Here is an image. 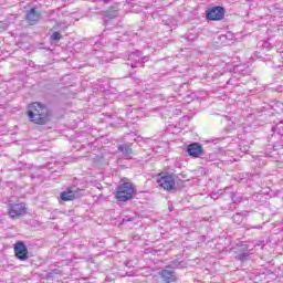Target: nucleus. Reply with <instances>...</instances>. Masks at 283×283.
Segmentation results:
<instances>
[{"label": "nucleus", "instance_id": "nucleus-1", "mask_svg": "<svg viewBox=\"0 0 283 283\" xmlns=\"http://www.w3.org/2000/svg\"><path fill=\"white\" fill-rule=\"evenodd\" d=\"M27 116H29L31 123L35 125H48V123H50L51 113L45 104L33 102L28 107Z\"/></svg>", "mask_w": 283, "mask_h": 283}, {"label": "nucleus", "instance_id": "nucleus-2", "mask_svg": "<svg viewBox=\"0 0 283 283\" xmlns=\"http://www.w3.org/2000/svg\"><path fill=\"white\" fill-rule=\"evenodd\" d=\"M134 193H136L134 184L124 182L116 188L115 198L118 202H127L134 198Z\"/></svg>", "mask_w": 283, "mask_h": 283}, {"label": "nucleus", "instance_id": "nucleus-3", "mask_svg": "<svg viewBox=\"0 0 283 283\" xmlns=\"http://www.w3.org/2000/svg\"><path fill=\"white\" fill-rule=\"evenodd\" d=\"M82 191L83 190L80 189L78 187L72 186V187L67 188L66 190H64L63 192H61L60 200H63V202H70V200L81 198Z\"/></svg>", "mask_w": 283, "mask_h": 283}, {"label": "nucleus", "instance_id": "nucleus-4", "mask_svg": "<svg viewBox=\"0 0 283 283\" xmlns=\"http://www.w3.org/2000/svg\"><path fill=\"white\" fill-rule=\"evenodd\" d=\"M27 212H28V208H25V203L9 205V216L13 220L17 218H21V216H25Z\"/></svg>", "mask_w": 283, "mask_h": 283}, {"label": "nucleus", "instance_id": "nucleus-5", "mask_svg": "<svg viewBox=\"0 0 283 283\" xmlns=\"http://www.w3.org/2000/svg\"><path fill=\"white\" fill-rule=\"evenodd\" d=\"M157 184L166 191H171L176 187V178L174 175H165L157 179Z\"/></svg>", "mask_w": 283, "mask_h": 283}, {"label": "nucleus", "instance_id": "nucleus-6", "mask_svg": "<svg viewBox=\"0 0 283 283\" xmlns=\"http://www.w3.org/2000/svg\"><path fill=\"white\" fill-rule=\"evenodd\" d=\"M235 260L240 262H247L249 260V255H251V250H249V245L245 242H242L239 247L234 248Z\"/></svg>", "mask_w": 283, "mask_h": 283}, {"label": "nucleus", "instance_id": "nucleus-7", "mask_svg": "<svg viewBox=\"0 0 283 283\" xmlns=\"http://www.w3.org/2000/svg\"><path fill=\"white\" fill-rule=\"evenodd\" d=\"M207 19L209 21H221V19H224V8L223 7H212L207 12Z\"/></svg>", "mask_w": 283, "mask_h": 283}, {"label": "nucleus", "instance_id": "nucleus-8", "mask_svg": "<svg viewBox=\"0 0 283 283\" xmlns=\"http://www.w3.org/2000/svg\"><path fill=\"white\" fill-rule=\"evenodd\" d=\"M15 258L21 261L28 260V247L22 241H19L14 244Z\"/></svg>", "mask_w": 283, "mask_h": 283}, {"label": "nucleus", "instance_id": "nucleus-9", "mask_svg": "<svg viewBox=\"0 0 283 283\" xmlns=\"http://www.w3.org/2000/svg\"><path fill=\"white\" fill-rule=\"evenodd\" d=\"M159 276L166 283L178 282V275L176 274V271H174V270L164 269V270L159 271Z\"/></svg>", "mask_w": 283, "mask_h": 283}, {"label": "nucleus", "instance_id": "nucleus-10", "mask_svg": "<svg viewBox=\"0 0 283 283\" xmlns=\"http://www.w3.org/2000/svg\"><path fill=\"white\" fill-rule=\"evenodd\" d=\"M187 153L192 158H200L203 154L202 145H200L198 143H192V144L188 145Z\"/></svg>", "mask_w": 283, "mask_h": 283}, {"label": "nucleus", "instance_id": "nucleus-11", "mask_svg": "<svg viewBox=\"0 0 283 283\" xmlns=\"http://www.w3.org/2000/svg\"><path fill=\"white\" fill-rule=\"evenodd\" d=\"M140 56H143V53L140 51L133 52L128 55V65L130 67H140L143 66V61H140Z\"/></svg>", "mask_w": 283, "mask_h": 283}, {"label": "nucleus", "instance_id": "nucleus-12", "mask_svg": "<svg viewBox=\"0 0 283 283\" xmlns=\"http://www.w3.org/2000/svg\"><path fill=\"white\" fill-rule=\"evenodd\" d=\"M25 19L30 25H35L41 20V13L35 8H32L30 11H27Z\"/></svg>", "mask_w": 283, "mask_h": 283}, {"label": "nucleus", "instance_id": "nucleus-13", "mask_svg": "<svg viewBox=\"0 0 283 283\" xmlns=\"http://www.w3.org/2000/svg\"><path fill=\"white\" fill-rule=\"evenodd\" d=\"M118 151H120V154H123L124 158H129V156H132V154H134V150H132V145L130 144H120L117 147Z\"/></svg>", "mask_w": 283, "mask_h": 283}, {"label": "nucleus", "instance_id": "nucleus-14", "mask_svg": "<svg viewBox=\"0 0 283 283\" xmlns=\"http://www.w3.org/2000/svg\"><path fill=\"white\" fill-rule=\"evenodd\" d=\"M117 17H118V7L116 6L111 7V11H106L104 22L107 23V21L112 19H116Z\"/></svg>", "mask_w": 283, "mask_h": 283}, {"label": "nucleus", "instance_id": "nucleus-15", "mask_svg": "<svg viewBox=\"0 0 283 283\" xmlns=\"http://www.w3.org/2000/svg\"><path fill=\"white\" fill-rule=\"evenodd\" d=\"M243 220H244V216H242V213L240 212H237L232 217V221L234 222V224H242Z\"/></svg>", "mask_w": 283, "mask_h": 283}, {"label": "nucleus", "instance_id": "nucleus-16", "mask_svg": "<svg viewBox=\"0 0 283 283\" xmlns=\"http://www.w3.org/2000/svg\"><path fill=\"white\" fill-rule=\"evenodd\" d=\"M63 39V35L60 32H53L50 36L51 41H60Z\"/></svg>", "mask_w": 283, "mask_h": 283}, {"label": "nucleus", "instance_id": "nucleus-17", "mask_svg": "<svg viewBox=\"0 0 283 283\" xmlns=\"http://www.w3.org/2000/svg\"><path fill=\"white\" fill-rule=\"evenodd\" d=\"M171 266L172 269H182V262L175 260L171 262Z\"/></svg>", "mask_w": 283, "mask_h": 283}, {"label": "nucleus", "instance_id": "nucleus-18", "mask_svg": "<svg viewBox=\"0 0 283 283\" xmlns=\"http://www.w3.org/2000/svg\"><path fill=\"white\" fill-rule=\"evenodd\" d=\"M231 200H232V202H242V199L240 197H238V195H235V193L231 195Z\"/></svg>", "mask_w": 283, "mask_h": 283}, {"label": "nucleus", "instance_id": "nucleus-19", "mask_svg": "<svg viewBox=\"0 0 283 283\" xmlns=\"http://www.w3.org/2000/svg\"><path fill=\"white\" fill-rule=\"evenodd\" d=\"M135 264H136V263H135L133 260H128V261L125 262V265H126L128 269L134 268Z\"/></svg>", "mask_w": 283, "mask_h": 283}, {"label": "nucleus", "instance_id": "nucleus-20", "mask_svg": "<svg viewBox=\"0 0 283 283\" xmlns=\"http://www.w3.org/2000/svg\"><path fill=\"white\" fill-rule=\"evenodd\" d=\"M140 61H142V67H145V63L149 61V56H140Z\"/></svg>", "mask_w": 283, "mask_h": 283}, {"label": "nucleus", "instance_id": "nucleus-21", "mask_svg": "<svg viewBox=\"0 0 283 283\" xmlns=\"http://www.w3.org/2000/svg\"><path fill=\"white\" fill-rule=\"evenodd\" d=\"M249 229H258L259 231L262 230V226H254V227H248L247 230Z\"/></svg>", "mask_w": 283, "mask_h": 283}, {"label": "nucleus", "instance_id": "nucleus-22", "mask_svg": "<svg viewBox=\"0 0 283 283\" xmlns=\"http://www.w3.org/2000/svg\"><path fill=\"white\" fill-rule=\"evenodd\" d=\"M262 45L263 48L271 49V43H269L268 41H264Z\"/></svg>", "mask_w": 283, "mask_h": 283}, {"label": "nucleus", "instance_id": "nucleus-23", "mask_svg": "<svg viewBox=\"0 0 283 283\" xmlns=\"http://www.w3.org/2000/svg\"><path fill=\"white\" fill-rule=\"evenodd\" d=\"M53 273H59V270H53Z\"/></svg>", "mask_w": 283, "mask_h": 283}]
</instances>
